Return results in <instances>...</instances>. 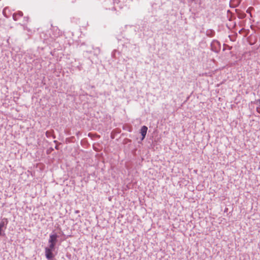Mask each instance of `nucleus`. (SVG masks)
<instances>
[{
	"instance_id": "obj_7",
	"label": "nucleus",
	"mask_w": 260,
	"mask_h": 260,
	"mask_svg": "<svg viewBox=\"0 0 260 260\" xmlns=\"http://www.w3.org/2000/svg\"><path fill=\"white\" fill-rule=\"evenodd\" d=\"M49 247H46L48 249H49L50 250H54L55 249V246L56 245V243H49Z\"/></svg>"
},
{
	"instance_id": "obj_1",
	"label": "nucleus",
	"mask_w": 260,
	"mask_h": 260,
	"mask_svg": "<svg viewBox=\"0 0 260 260\" xmlns=\"http://www.w3.org/2000/svg\"><path fill=\"white\" fill-rule=\"evenodd\" d=\"M221 45L219 41L214 40L211 43V50L216 53L220 51Z\"/></svg>"
},
{
	"instance_id": "obj_18",
	"label": "nucleus",
	"mask_w": 260,
	"mask_h": 260,
	"mask_svg": "<svg viewBox=\"0 0 260 260\" xmlns=\"http://www.w3.org/2000/svg\"><path fill=\"white\" fill-rule=\"evenodd\" d=\"M79 212V211H76V213H78Z\"/></svg>"
},
{
	"instance_id": "obj_14",
	"label": "nucleus",
	"mask_w": 260,
	"mask_h": 260,
	"mask_svg": "<svg viewBox=\"0 0 260 260\" xmlns=\"http://www.w3.org/2000/svg\"><path fill=\"white\" fill-rule=\"evenodd\" d=\"M49 132L47 131L46 133V135L47 137H49Z\"/></svg>"
},
{
	"instance_id": "obj_9",
	"label": "nucleus",
	"mask_w": 260,
	"mask_h": 260,
	"mask_svg": "<svg viewBox=\"0 0 260 260\" xmlns=\"http://www.w3.org/2000/svg\"><path fill=\"white\" fill-rule=\"evenodd\" d=\"M233 4L235 6L238 5L240 4L239 0H231L230 2V5Z\"/></svg>"
},
{
	"instance_id": "obj_13",
	"label": "nucleus",
	"mask_w": 260,
	"mask_h": 260,
	"mask_svg": "<svg viewBox=\"0 0 260 260\" xmlns=\"http://www.w3.org/2000/svg\"><path fill=\"white\" fill-rule=\"evenodd\" d=\"M256 110L257 112L260 114V107H257Z\"/></svg>"
},
{
	"instance_id": "obj_2",
	"label": "nucleus",
	"mask_w": 260,
	"mask_h": 260,
	"mask_svg": "<svg viewBox=\"0 0 260 260\" xmlns=\"http://www.w3.org/2000/svg\"><path fill=\"white\" fill-rule=\"evenodd\" d=\"M45 256L47 259L48 260H51L54 257V254L52 252L53 250L45 248Z\"/></svg>"
},
{
	"instance_id": "obj_10",
	"label": "nucleus",
	"mask_w": 260,
	"mask_h": 260,
	"mask_svg": "<svg viewBox=\"0 0 260 260\" xmlns=\"http://www.w3.org/2000/svg\"><path fill=\"white\" fill-rule=\"evenodd\" d=\"M6 225H7L5 223V221L2 219V221L0 222V228L3 229V228Z\"/></svg>"
},
{
	"instance_id": "obj_4",
	"label": "nucleus",
	"mask_w": 260,
	"mask_h": 260,
	"mask_svg": "<svg viewBox=\"0 0 260 260\" xmlns=\"http://www.w3.org/2000/svg\"><path fill=\"white\" fill-rule=\"evenodd\" d=\"M147 130L148 128L146 126L144 125L142 126L140 129V133L142 136L141 140H143L145 139L147 134Z\"/></svg>"
},
{
	"instance_id": "obj_12",
	"label": "nucleus",
	"mask_w": 260,
	"mask_h": 260,
	"mask_svg": "<svg viewBox=\"0 0 260 260\" xmlns=\"http://www.w3.org/2000/svg\"><path fill=\"white\" fill-rule=\"evenodd\" d=\"M3 220L5 221V223H6V224L7 225L8 223V220L7 218H4L3 219Z\"/></svg>"
},
{
	"instance_id": "obj_11",
	"label": "nucleus",
	"mask_w": 260,
	"mask_h": 260,
	"mask_svg": "<svg viewBox=\"0 0 260 260\" xmlns=\"http://www.w3.org/2000/svg\"><path fill=\"white\" fill-rule=\"evenodd\" d=\"M7 8H5L3 11V13L4 14V15L6 17H8V16L7 15Z\"/></svg>"
},
{
	"instance_id": "obj_15",
	"label": "nucleus",
	"mask_w": 260,
	"mask_h": 260,
	"mask_svg": "<svg viewBox=\"0 0 260 260\" xmlns=\"http://www.w3.org/2000/svg\"><path fill=\"white\" fill-rule=\"evenodd\" d=\"M2 231L3 229L1 228H0V236L2 235Z\"/></svg>"
},
{
	"instance_id": "obj_6",
	"label": "nucleus",
	"mask_w": 260,
	"mask_h": 260,
	"mask_svg": "<svg viewBox=\"0 0 260 260\" xmlns=\"http://www.w3.org/2000/svg\"><path fill=\"white\" fill-rule=\"evenodd\" d=\"M215 34V32L213 29H207L206 31V35L209 37H213Z\"/></svg>"
},
{
	"instance_id": "obj_8",
	"label": "nucleus",
	"mask_w": 260,
	"mask_h": 260,
	"mask_svg": "<svg viewBox=\"0 0 260 260\" xmlns=\"http://www.w3.org/2000/svg\"><path fill=\"white\" fill-rule=\"evenodd\" d=\"M237 15L239 19H243L246 17V14L243 12H239Z\"/></svg>"
},
{
	"instance_id": "obj_17",
	"label": "nucleus",
	"mask_w": 260,
	"mask_h": 260,
	"mask_svg": "<svg viewBox=\"0 0 260 260\" xmlns=\"http://www.w3.org/2000/svg\"><path fill=\"white\" fill-rule=\"evenodd\" d=\"M86 52H91V50H86Z\"/></svg>"
},
{
	"instance_id": "obj_16",
	"label": "nucleus",
	"mask_w": 260,
	"mask_h": 260,
	"mask_svg": "<svg viewBox=\"0 0 260 260\" xmlns=\"http://www.w3.org/2000/svg\"><path fill=\"white\" fill-rule=\"evenodd\" d=\"M246 12H247V13H248L250 14V11L249 9H247V10Z\"/></svg>"
},
{
	"instance_id": "obj_3",
	"label": "nucleus",
	"mask_w": 260,
	"mask_h": 260,
	"mask_svg": "<svg viewBox=\"0 0 260 260\" xmlns=\"http://www.w3.org/2000/svg\"><path fill=\"white\" fill-rule=\"evenodd\" d=\"M58 236L56 234H52L49 236V243H56Z\"/></svg>"
},
{
	"instance_id": "obj_5",
	"label": "nucleus",
	"mask_w": 260,
	"mask_h": 260,
	"mask_svg": "<svg viewBox=\"0 0 260 260\" xmlns=\"http://www.w3.org/2000/svg\"><path fill=\"white\" fill-rule=\"evenodd\" d=\"M23 13L21 11H18L16 13H14L13 15V18L15 21H17L19 18L22 17Z\"/></svg>"
}]
</instances>
